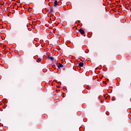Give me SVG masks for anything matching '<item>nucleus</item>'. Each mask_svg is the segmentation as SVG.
Instances as JSON below:
<instances>
[{
	"instance_id": "423d86ee",
	"label": "nucleus",
	"mask_w": 131,
	"mask_h": 131,
	"mask_svg": "<svg viewBox=\"0 0 131 131\" xmlns=\"http://www.w3.org/2000/svg\"><path fill=\"white\" fill-rule=\"evenodd\" d=\"M79 66H80V67H83V63L82 62H80L79 63Z\"/></svg>"
},
{
	"instance_id": "f257e3e1",
	"label": "nucleus",
	"mask_w": 131,
	"mask_h": 131,
	"mask_svg": "<svg viewBox=\"0 0 131 131\" xmlns=\"http://www.w3.org/2000/svg\"><path fill=\"white\" fill-rule=\"evenodd\" d=\"M25 29H27V25H26L25 27H24L22 25H20L17 28V33L21 34L24 32Z\"/></svg>"
},
{
	"instance_id": "39448f33",
	"label": "nucleus",
	"mask_w": 131,
	"mask_h": 131,
	"mask_svg": "<svg viewBox=\"0 0 131 131\" xmlns=\"http://www.w3.org/2000/svg\"><path fill=\"white\" fill-rule=\"evenodd\" d=\"M57 67L58 68H61V67H63V65H62V64H61V63H59L58 64V65L57 66Z\"/></svg>"
},
{
	"instance_id": "7ed1b4c3",
	"label": "nucleus",
	"mask_w": 131,
	"mask_h": 131,
	"mask_svg": "<svg viewBox=\"0 0 131 131\" xmlns=\"http://www.w3.org/2000/svg\"><path fill=\"white\" fill-rule=\"evenodd\" d=\"M58 6V1H55L54 3V7H57Z\"/></svg>"
},
{
	"instance_id": "20e7f679",
	"label": "nucleus",
	"mask_w": 131,
	"mask_h": 131,
	"mask_svg": "<svg viewBox=\"0 0 131 131\" xmlns=\"http://www.w3.org/2000/svg\"><path fill=\"white\" fill-rule=\"evenodd\" d=\"M79 32H80V33L81 34H83V33H84V31H83V30L80 29V30H79Z\"/></svg>"
},
{
	"instance_id": "0eeeda50",
	"label": "nucleus",
	"mask_w": 131,
	"mask_h": 131,
	"mask_svg": "<svg viewBox=\"0 0 131 131\" xmlns=\"http://www.w3.org/2000/svg\"><path fill=\"white\" fill-rule=\"evenodd\" d=\"M50 13H53V8H51L50 9Z\"/></svg>"
},
{
	"instance_id": "f03ea898",
	"label": "nucleus",
	"mask_w": 131,
	"mask_h": 131,
	"mask_svg": "<svg viewBox=\"0 0 131 131\" xmlns=\"http://www.w3.org/2000/svg\"><path fill=\"white\" fill-rule=\"evenodd\" d=\"M48 60H51V61H54V58L53 56H48Z\"/></svg>"
}]
</instances>
